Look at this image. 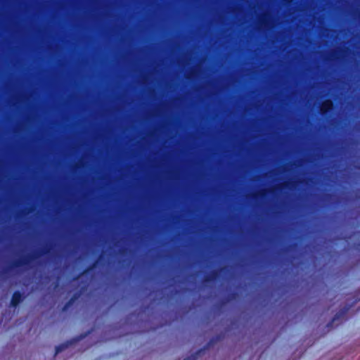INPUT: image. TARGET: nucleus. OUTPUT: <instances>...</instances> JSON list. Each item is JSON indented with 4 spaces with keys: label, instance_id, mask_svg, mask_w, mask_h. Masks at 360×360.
Here are the masks:
<instances>
[{
    "label": "nucleus",
    "instance_id": "f257e3e1",
    "mask_svg": "<svg viewBox=\"0 0 360 360\" xmlns=\"http://www.w3.org/2000/svg\"><path fill=\"white\" fill-rule=\"evenodd\" d=\"M186 64L187 63H185L182 67V71L184 72V75L186 77L194 75L200 68V65H191L186 68Z\"/></svg>",
    "mask_w": 360,
    "mask_h": 360
},
{
    "label": "nucleus",
    "instance_id": "f03ea898",
    "mask_svg": "<svg viewBox=\"0 0 360 360\" xmlns=\"http://www.w3.org/2000/svg\"><path fill=\"white\" fill-rule=\"evenodd\" d=\"M259 23L261 25L267 26L269 24V15L266 13L263 14L262 17L259 18Z\"/></svg>",
    "mask_w": 360,
    "mask_h": 360
},
{
    "label": "nucleus",
    "instance_id": "7ed1b4c3",
    "mask_svg": "<svg viewBox=\"0 0 360 360\" xmlns=\"http://www.w3.org/2000/svg\"><path fill=\"white\" fill-rule=\"evenodd\" d=\"M338 52L336 51H332L328 57H326V60H336L338 59Z\"/></svg>",
    "mask_w": 360,
    "mask_h": 360
},
{
    "label": "nucleus",
    "instance_id": "20e7f679",
    "mask_svg": "<svg viewBox=\"0 0 360 360\" xmlns=\"http://www.w3.org/2000/svg\"><path fill=\"white\" fill-rule=\"evenodd\" d=\"M332 107V103L330 101H325L321 107L323 111H326Z\"/></svg>",
    "mask_w": 360,
    "mask_h": 360
},
{
    "label": "nucleus",
    "instance_id": "39448f33",
    "mask_svg": "<svg viewBox=\"0 0 360 360\" xmlns=\"http://www.w3.org/2000/svg\"><path fill=\"white\" fill-rule=\"evenodd\" d=\"M20 295L18 294H15L14 296H13V302L14 304H16L20 299Z\"/></svg>",
    "mask_w": 360,
    "mask_h": 360
}]
</instances>
